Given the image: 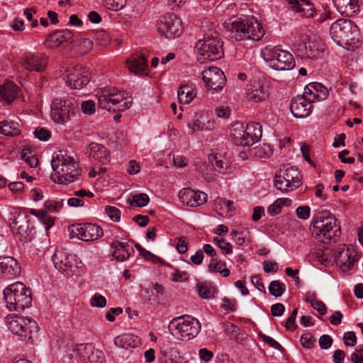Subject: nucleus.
Instances as JSON below:
<instances>
[{
  "instance_id": "obj_1",
  "label": "nucleus",
  "mask_w": 363,
  "mask_h": 363,
  "mask_svg": "<svg viewBox=\"0 0 363 363\" xmlns=\"http://www.w3.org/2000/svg\"><path fill=\"white\" fill-rule=\"evenodd\" d=\"M309 230L314 238L323 243L335 242L341 235L339 220L331 213L323 210L315 213Z\"/></svg>"
},
{
  "instance_id": "obj_2",
  "label": "nucleus",
  "mask_w": 363,
  "mask_h": 363,
  "mask_svg": "<svg viewBox=\"0 0 363 363\" xmlns=\"http://www.w3.org/2000/svg\"><path fill=\"white\" fill-rule=\"evenodd\" d=\"M51 165L55 171V174L52 177L55 182L60 184L74 182L81 174V170L73 157L68 155L65 151H59L53 156Z\"/></svg>"
},
{
  "instance_id": "obj_3",
  "label": "nucleus",
  "mask_w": 363,
  "mask_h": 363,
  "mask_svg": "<svg viewBox=\"0 0 363 363\" xmlns=\"http://www.w3.org/2000/svg\"><path fill=\"white\" fill-rule=\"evenodd\" d=\"M4 301L10 311L21 312L31 306L30 291L21 282H16L4 290Z\"/></svg>"
},
{
  "instance_id": "obj_4",
  "label": "nucleus",
  "mask_w": 363,
  "mask_h": 363,
  "mask_svg": "<svg viewBox=\"0 0 363 363\" xmlns=\"http://www.w3.org/2000/svg\"><path fill=\"white\" fill-rule=\"evenodd\" d=\"M201 327L197 319L187 315L173 318L168 325L170 333L180 340H189L195 337Z\"/></svg>"
},
{
  "instance_id": "obj_5",
  "label": "nucleus",
  "mask_w": 363,
  "mask_h": 363,
  "mask_svg": "<svg viewBox=\"0 0 363 363\" xmlns=\"http://www.w3.org/2000/svg\"><path fill=\"white\" fill-rule=\"evenodd\" d=\"M126 93L116 87H104L98 91V106L108 111H123L129 108L128 102L123 101L126 99Z\"/></svg>"
},
{
  "instance_id": "obj_6",
  "label": "nucleus",
  "mask_w": 363,
  "mask_h": 363,
  "mask_svg": "<svg viewBox=\"0 0 363 363\" xmlns=\"http://www.w3.org/2000/svg\"><path fill=\"white\" fill-rule=\"evenodd\" d=\"M262 135V126L258 123H249L245 128L235 123L230 129V137L236 145L251 146L261 139Z\"/></svg>"
},
{
  "instance_id": "obj_7",
  "label": "nucleus",
  "mask_w": 363,
  "mask_h": 363,
  "mask_svg": "<svg viewBox=\"0 0 363 363\" xmlns=\"http://www.w3.org/2000/svg\"><path fill=\"white\" fill-rule=\"evenodd\" d=\"M262 55L269 66L275 70H290L295 67L292 54L279 46L267 45L262 50Z\"/></svg>"
},
{
  "instance_id": "obj_8",
  "label": "nucleus",
  "mask_w": 363,
  "mask_h": 363,
  "mask_svg": "<svg viewBox=\"0 0 363 363\" xmlns=\"http://www.w3.org/2000/svg\"><path fill=\"white\" fill-rule=\"evenodd\" d=\"M330 33L333 40L339 45H352L359 41L358 28L350 20H337L331 25Z\"/></svg>"
},
{
  "instance_id": "obj_9",
  "label": "nucleus",
  "mask_w": 363,
  "mask_h": 363,
  "mask_svg": "<svg viewBox=\"0 0 363 363\" xmlns=\"http://www.w3.org/2000/svg\"><path fill=\"white\" fill-rule=\"evenodd\" d=\"M5 323L13 334L25 339H32L33 334L38 330L37 323L34 320L18 315H7Z\"/></svg>"
},
{
  "instance_id": "obj_10",
  "label": "nucleus",
  "mask_w": 363,
  "mask_h": 363,
  "mask_svg": "<svg viewBox=\"0 0 363 363\" xmlns=\"http://www.w3.org/2000/svg\"><path fill=\"white\" fill-rule=\"evenodd\" d=\"M77 106L73 98L55 99L51 106V116L55 123L64 124L75 114Z\"/></svg>"
},
{
  "instance_id": "obj_11",
  "label": "nucleus",
  "mask_w": 363,
  "mask_h": 363,
  "mask_svg": "<svg viewBox=\"0 0 363 363\" xmlns=\"http://www.w3.org/2000/svg\"><path fill=\"white\" fill-rule=\"evenodd\" d=\"M301 175L298 169L294 167L276 174L274 178V186L282 193L294 191L301 186Z\"/></svg>"
},
{
  "instance_id": "obj_12",
  "label": "nucleus",
  "mask_w": 363,
  "mask_h": 363,
  "mask_svg": "<svg viewBox=\"0 0 363 363\" xmlns=\"http://www.w3.org/2000/svg\"><path fill=\"white\" fill-rule=\"evenodd\" d=\"M156 26L158 33L168 39L179 36L183 32L181 19L173 13H167L161 16Z\"/></svg>"
},
{
  "instance_id": "obj_13",
  "label": "nucleus",
  "mask_w": 363,
  "mask_h": 363,
  "mask_svg": "<svg viewBox=\"0 0 363 363\" xmlns=\"http://www.w3.org/2000/svg\"><path fill=\"white\" fill-rule=\"evenodd\" d=\"M324 51L320 40L303 36L296 48V55L301 59H317Z\"/></svg>"
},
{
  "instance_id": "obj_14",
  "label": "nucleus",
  "mask_w": 363,
  "mask_h": 363,
  "mask_svg": "<svg viewBox=\"0 0 363 363\" xmlns=\"http://www.w3.org/2000/svg\"><path fill=\"white\" fill-rule=\"evenodd\" d=\"M206 31V60L215 61L221 59L223 55V42L218 32L214 29L213 24L208 26Z\"/></svg>"
},
{
  "instance_id": "obj_15",
  "label": "nucleus",
  "mask_w": 363,
  "mask_h": 363,
  "mask_svg": "<svg viewBox=\"0 0 363 363\" xmlns=\"http://www.w3.org/2000/svg\"><path fill=\"white\" fill-rule=\"evenodd\" d=\"M63 79L72 89H81L91 79V74L87 68L81 65L68 69L63 74Z\"/></svg>"
},
{
  "instance_id": "obj_16",
  "label": "nucleus",
  "mask_w": 363,
  "mask_h": 363,
  "mask_svg": "<svg viewBox=\"0 0 363 363\" xmlns=\"http://www.w3.org/2000/svg\"><path fill=\"white\" fill-rule=\"evenodd\" d=\"M52 262L55 268L66 276H69L78 268L77 256L69 254L62 248L56 249L52 255Z\"/></svg>"
},
{
  "instance_id": "obj_17",
  "label": "nucleus",
  "mask_w": 363,
  "mask_h": 363,
  "mask_svg": "<svg viewBox=\"0 0 363 363\" xmlns=\"http://www.w3.org/2000/svg\"><path fill=\"white\" fill-rule=\"evenodd\" d=\"M83 363H105V357L102 351L96 349L92 344H79L74 350Z\"/></svg>"
},
{
  "instance_id": "obj_18",
  "label": "nucleus",
  "mask_w": 363,
  "mask_h": 363,
  "mask_svg": "<svg viewBox=\"0 0 363 363\" xmlns=\"http://www.w3.org/2000/svg\"><path fill=\"white\" fill-rule=\"evenodd\" d=\"M48 64V56L44 53L26 52L22 56L21 65L30 72H43Z\"/></svg>"
},
{
  "instance_id": "obj_19",
  "label": "nucleus",
  "mask_w": 363,
  "mask_h": 363,
  "mask_svg": "<svg viewBox=\"0 0 363 363\" xmlns=\"http://www.w3.org/2000/svg\"><path fill=\"white\" fill-rule=\"evenodd\" d=\"M226 84L224 73L218 67L210 66L206 69V87L207 91H220Z\"/></svg>"
},
{
  "instance_id": "obj_20",
  "label": "nucleus",
  "mask_w": 363,
  "mask_h": 363,
  "mask_svg": "<svg viewBox=\"0 0 363 363\" xmlns=\"http://www.w3.org/2000/svg\"><path fill=\"white\" fill-rule=\"evenodd\" d=\"M337 264L342 270L352 269L357 261L356 252L345 245L340 246L335 255Z\"/></svg>"
},
{
  "instance_id": "obj_21",
  "label": "nucleus",
  "mask_w": 363,
  "mask_h": 363,
  "mask_svg": "<svg viewBox=\"0 0 363 363\" xmlns=\"http://www.w3.org/2000/svg\"><path fill=\"white\" fill-rule=\"evenodd\" d=\"M291 111L295 118H303L308 116L313 109V102L307 95L297 96L291 103Z\"/></svg>"
},
{
  "instance_id": "obj_22",
  "label": "nucleus",
  "mask_w": 363,
  "mask_h": 363,
  "mask_svg": "<svg viewBox=\"0 0 363 363\" xmlns=\"http://www.w3.org/2000/svg\"><path fill=\"white\" fill-rule=\"evenodd\" d=\"M20 272L21 267L14 258L0 257V277L10 279L18 275Z\"/></svg>"
},
{
  "instance_id": "obj_23",
  "label": "nucleus",
  "mask_w": 363,
  "mask_h": 363,
  "mask_svg": "<svg viewBox=\"0 0 363 363\" xmlns=\"http://www.w3.org/2000/svg\"><path fill=\"white\" fill-rule=\"evenodd\" d=\"M104 235L103 229L94 223H80L79 240L91 242L101 238Z\"/></svg>"
},
{
  "instance_id": "obj_24",
  "label": "nucleus",
  "mask_w": 363,
  "mask_h": 363,
  "mask_svg": "<svg viewBox=\"0 0 363 363\" xmlns=\"http://www.w3.org/2000/svg\"><path fill=\"white\" fill-rule=\"evenodd\" d=\"M304 94L314 103L326 99L328 96V90L322 84L313 82L306 85L304 88Z\"/></svg>"
},
{
  "instance_id": "obj_25",
  "label": "nucleus",
  "mask_w": 363,
  "mask_h": 363,
  "mask_svg": "<svg viewBox=\"0 0 363 363\" xmlns=\"http://www.w3.org/2000/svg\"><path fill=\"white\" fill-rule=\"evenodd\" d=\"M208 160L216 172L221 174L230 173V166L228 162L218 150H212L208 155Z\"/></svg>"
},
{
  "instance_id": "obj_26",
  "label": "nucleus",
  "mask_w": 363,
  "mask_h": 363,
  "mask_svg": "<svg viewBox=\"0 0 363 363\" xmlns=\"http://www.w3.org/2000/svg\"><path fill=\"white\" fill-rule=\"evenodd\" d=\"M247 20L238 18L232 22L225 23V29L231 38L240 41L246 38Z\"/></svg>"
},
{
  "instance_id": "obj_27",
  "label": "nucleus",
  "mask_w": 363,
  "mask_h": 363,
  "mask_svg": "<svg viewBox=\"0 0 363 363\" xmlns=\"http://www.w3.org/2000/svg\"><path fill=\"white\" fill-rule=\"evenodd\" d=\"M269 89L263 82H255L247 89V96L254 103L265 101L269 96Z\"/></svg>"
},
{
  "instance_id": "obj_28",
  "label": "nucleus",
  "mask_w": 363,
  "mask_h": 363,
  "mask_svg": "<svg viewBox=\"0 0 363 363\" xmlns=\"http://www.w3.org/2000/svg\"><path fill=\"white\" fill-rule=\"evenodd\" d=\"M264 33V29L257 18L252 16L251 18L247 19L245 39L259 40Z\"/></svg>"
},
{
  "instance_id": "obj_29",
  "label": "nucleus",
  "mask_w": 363,
  "mask_h": 363,
  "mask_svg": "<svg viewBox=\"0 0 363 363\" xmlns=\"http://www.w3.org/2000/svg\"><path fill=\"white\" fill-rule=\"evenodd\" d=\"M336 9L342 15L352 16L359 11L358 0H333Z\"/></svg>"
},
{
  "instance_id": "obj_30",
  "label": "nucleus",
  "mask_w": 363,
  "mask_h": 363,
  "mask_svg": "<svg viewBox=\"0 0 363 363\" xmlns=\"http://www.w3.org/2000/svg\"><path fill=\"white\" fill-rule=\"evenodd\" d=\"M111 247L113 248V257L121 262L128 259L131 254L134 252L132 246L118 240L113 241L111 244Z\"/></svg>"
},
{
  "instance_id": "obj_31",
  "label": "nucleus",
  "mask_w": 363,
  "mask_h": 363,
  "mask_svg": "<svg viewBox=\"0 0 363 363\" xmlns=\"http://www.w3.org/2000/svg\"><path fill=\"white\" fill-rule=\"evenodd\" d=\"M114 344L125 350L133 349L140 345V339L132 333L123 334L115 337Z\"/></svg>"
},
{
  "instance_id": "obj_32",
  "label": "nucleus",
  "mask_w": 363,
  "mask_h": 363,
  "mask_svg": "<svg viewBox=\"0 0 363 363\" xmlns=\"http://www.w3.org/2000/svg\"><path fill=\"white\" fill-rule=\"evenodd\" d=\"M73 36L71 30H59L48 36L47 39L48 46L51 48H57L63 43L68 41Z\"/></svg>"
},
{
  "instance_id": "obj_33",
  "label": "nucleus",
  "mask_w": 363,
  "mask_h": 363,
  "mask_svg": "<svg viewBox=\"0 0 363 363\" xmlns=\"http://www.w3.org/2000/svg\"><path fill=\"white\" fill-rule=\"evenodd\" d=\"M179 198L184 204L191 207H196L202 203L201 195L190 189L181 190L179 193Z\"/></svg>"
},
{
  "instance_id": "obj_34",
  "label": "nucleus",
  "mask_w": 363,
  "mask_h": 363,
  "mask_svg": "<svg viewBox=\"0 0 363 363\" xmlns=\"http://www.w3.org/2000/svg\"><path fill=\"white\" fill-rule=\"evenodd\" d=\"M127 64L129 70L135 74H142L147 68V59L143 55L133 57L131 60L127 61Z\"/></svg>"
},
{
  "instance_id": "obj_35",
  "label": "nucleus",
  "mask_w": 363,
  "mask_h": 363,
  "mask_svg": "<svg viewBox=\"0 0 363 363\" xmlns=\"http://www.w3.org/2000/svg\"><path fill=\"white\" fill-rule=\"evenodd\" d=\"M0 133L7 137H16L21 133V125L11 120L0 121Z\"/></svg>"
},
{
  "instance_id": "obj_36",
  "label": "nucleus",
  "mask_w": 363,
  "mask_h": 363,
  "mask_svg": "<svg viewBox=\"0 0 363 363\" xmlns=\"http://www.w3.org/2000/svg\"><path fill=\"white\" fill-rule=\"evenodd\" d=\"M214 208L218 214L224 218L231 217L234 212L233 202L222 198L216 200Z\"/></svg>"
},
{
  "instance_id": "obj_37",
  "label": "nucleus",
  "mask_w": 363,
  "mask_h": 363,
  "mask_svg": "<svg viewBox=\"0 0 363 363\" xmlns=\"http://www.w3.org/2000/svg\"><path fill=\"white\" fill-rule=\"evenodd\" d=\"M18 87L12 82H9L0 86V96L9 104L17 96Z\"/></svg>"
},
{
  "instance_id": "obj_38",
  "label": "nucleus",
  "mask_w": 363,
  "mask_h": 363,
  "mask_svg": "<svg viewBox=\"0 0 363 363\" xmlns=\"http://www.w3.org/2000/svg\"><path fill=\"white\" fill-rule=\"evenodd\" d=\"M12 228L16 230L21 237H26L28 235V231L29 230V221L26 216L18 213L13 220Z\"/></svg>"
},
{
  "instance_id": "obj_39",
  "label": "nucleus",
  "mask_w": 363,
  "mask_h": 363,
  "mask_svg": "<svg viewBox=\"0 0 363 363\" xmlns=\"http://www.w3.org/2000/svg\"><path fill=\"white\" fill-rule=\"evenodd\" d=\"M89 157L99 160L100 162L106 160L107 151L106 148L98 143H91L89 147Z\"/></svg>"
},
{
  "instance_id": "obj_40",
  "label": "nucleus",
  "mask_w": 363,
  "mask_h": 363,
  "mask_svg": "<svg viewBox=\"0 0 363 363\" xmlns=\"http://www.w3.org/2000/svg\"><path fill=\"white\" fill-rule=\"evenodd\" d=\"M196 94L188 85L181 86L177 92L178 100L181 104H189L195 97Z\"/></svg>"
},
{
  "instance_id": "obj_41",
  "label": "nucleus",
  "mask_w": 363,
  "mask_h": 363,
  "mask_svg": "<svg viewBox=\"0 0 363 363\" xmlns=\"http://www.w3.org/2000/svg\"><path fill=\"white\" fill-rule=\"evenodd\" d=\"M160 353L162 354L164 359L173 357H176L177 355L179 354L175 344L169 341H165L162 343L160 346Z\"/></svg>"
},
{
  "instance_id": "obj_42",
  "label": "nucleus",
  "mask_w": 363,
  "mask_h": 363,
  "mask_svg": "<svg viewBox=\"0 0 363 363\" xmlns=\"http://www.w3.org/2000/svg\"><path fill=\"white\" fill-rule=\"evenodd\" d=\"M31 213L38 217L45 225L46 230H49L55 223V217L48 214L47 211L45 210H33Z\"/></svg>"
},
{
  "instance_id": "obj_43",
  "label": "nucleus",
  "mask_w": 363,
  "mask_h": 363,
  "mask_svg": "<svg viewBox=\"0 0 363 363\" xmlns=\"http://www.w3.org/2000/svg\"><path fill=\"white\" fill-rule=\"evenodd\" d=\"M149 201L150 198L147 194L145 193L133 194L130 198L128 199V201L130 206H135L138 207H144L147 205Z\"/></svg>"
},
{
  "instance_id": "obj_44",
  "label": "nucleus",
  "mask_w": 363,
  "mask_h": 363,
  "mask_svg": "<svg viewBox=\"0 0 363 363\" xmlns=\"http://www.w3.org/2000/svg\"><path fill=\"white\" fill-rule=\"evenodd\" d=\"M286 291V286L279 281L274 280L269 286V293L274 297H280Z\"/></svg>"
},
{
  "instance_id": "obj_45",
  "label": "nucleus",
  "mask_w": 363,
  "mask_h": 363,
  "mask_svg": "<svg viewBox=\"0 0 363 363\" xmlns=\"http://www.w3.org/2000/svg\"><path fill=\"white\" fill-rule=\"evenodd\" d=\"M204 123L201 113H195L192 122L189 124V128L193 133L201 132L203 130Z\"/></svg>"
},
{
  "instance_id": "obj_46",
  "label": "nucleus",
  "mask_w": 363,
  "mask_h": 363,
  "mask_svg": "<svg viewBox=\"0 0 363 363\" xmlns=\"http://www.w3.org/2000/svg\"><path fill=\"white\" fill-rule=\"evenodd\" d=\"M63 206V199L57 200H48L44 203V208L46 211H51L53 213L58 212Z\"/></svg>"
},
{
  "instance_id": "obj_47",
  "label": "nucleus",
  "mask_w": 363,
  "mask_h": 363,
  "mask_svg": "<svg viewBox=\"0 0 363 363\" xmlns=\"http://www.w3.org/2000/svg\"><path fill=\"white\" fill-rule=\"evenodd\" d=\"M77 47L80 54H86L93 48V42L90 39L83 38L79 40Z\"/></svg>"
},
{
  "instance_id": "obj_48",
  "label": "nucleus",
  "mask_w": 363,
  "mask_h": 363,
  "mask_svg": "<svg viewBox=\"0 0 363 363\" xmlns=\"http://www.w3.org/2000/svg\"><path fill=\"white\" fill-rule=\"evenodd\" d=\"M105 212L114 222H118L121 219V211L115 206H107L105 208Z\"/></svg>"
},
{
  "instance_id": "obj_49",
  "label": "nucleus",
  "mask_w": 363,
  "mask_h": 363,
  "mask_svg": "<svg viewBox=\"0 0 363 363\" xmlns=\"http://www.w3.org/2000/svg\"><path fill=\"white\" fill-rule=\"evenodd\" d=\"M194 53L196 55L197 60L201 63H204V42L203 40L197 41L194 46Z\"/></svg>"
},
{
  "instance_id": "obj_50",
  "label": "nucleus",
  "mask_w": 363,
  "mask_h": 363,
  "mask_svg": "<svg viewBox=\"0 0 363 363\" xmlns=\"http://www.w3.org/2000/svg\"><path fill=\"white\" fill-rule=\"evenodd\" d=\"M316 342L315 338L313 337L311 333H306L301 337V342L303 347L311 349L313 347Z\"/></svg>"
},
{
  "instance_id": "obj_51",
  "label": "nucleus",
  "mask_w": 363,
  "mask_h": 363,
  "mask_svg": "<svg viewBox=\"0 0 363 363\" xmlns=\"http://www.w3.org/2000/svg\"><path fill=\"white\" fill-rule=\"evenodd\" d=\"M90 303L93 307L104 308L106 306V299L104 296L95 294L91 298Z\"/></svg>"
},
{
  "instance_id": "obj_52",
  "label": "nucleus",
  "mask_w": 363,
  "mask_h": 363,
  "mask_svg": "<svg viewBox=\"0 0 363 363\" xmlns=\"http://www.w3.org/2000/svg\"><path fill=\"white\" fill-rule=\"evenodd\" d=\"M214 242L217 246L225 254H230L233 252V246L230 242L218 238H214Z\"/></svg>"
},
{
  "instance_id": "obj_53",
  "label": "nucleus",
  "mask_w": 363,
  "mask_h": 363,
  "mask_svg": "<svg viewBox=\"0 0 363 363\" xmlns=\"http://www.w3.org/2000/svg\"><path fill=\"white\" fill-rule=\"evenodd\" d=\"M81 108L84 113L91 115L95 112L96 104L94 101L87 100L82 103Z\"/></svg>"
},
{
  "instance_id": "obj_54",
  "label": "nucleus",
  "mask_w": 363,
  "mask_h": 363,
  "mask_svg": "<svg viewBox=\"0 0 363 363\" xmlns=\"http://www.w3.org/2000/svg\"><path fill=\"white\" fill-rule=\"evenodd\" d=\"M35 136L41 141H47L51 136V133L44 128H37L34 131Z\"/></svg>"
},
{
  "instance_id": "obj_55",
  "label": "nucleus",
  "mask_w": 363,
  "mask_h": 363,
  "mask_svg": "<svg viewBox=\"0 0 363 363\" xmlns=\"http://www.w3.org/2000/svg\"><path fill=\"white\" fill-rule=\"evenodd\" d=\"M350 360L353 363L363 362V345H359L351 354Z\"/></svg>"
},
{
  "instance_id": "obj_56",
  "label": "nucleus",
  "mask_w": 363,
  "mask_h": 363,
  "mask_svg": "<svg viewBox=\"0 0 363 363\" xmlns=\"http://www.w3.org/2000/svg\"><path fill=\"white\" fill-rule=\"evenodd\" d=\"M296 211L298 218L303 220L309 218L311 215V208L308 206H299Z\"/></svg>"
},
{
  "instance_id": "obj_57",
  "label": "nucleus",
  "mask_w": 363,
  "mask_h": 363,
  "mask_svg": "<svg viewBox=\"0 0 363 363\" xmlns=\"http://www.w3.org/2000/svg\"><path fill=\"white\" fill-rule=\"evenodd\" d=\"M221 308L225 311H235L237 308V301L235 299L224 298Z\"/></svg>"
},
{
  "instance_id": "obj_58",
  "label": "nucleus",
  "mask_w": 363,
  "mask_h": 363,
  "mask_svg": "<svg viewBox=\"0 0 363 363\" xmlns=\"http://www.w3.org/2000/svg\"><path fill=\"white\" fill-rule=\"evenodd\" d=\"M333 344V339L329 335H323L319 338V345L323 350H328Z\"/></svg>"
},
{
  "instance_id": "obj_59",
  "label": "nucleus",
  "mask_w": 363,
  "mask_h": 363,
  "mask_svg": "<svg viewBox=\"0 0 363 363\" xmlns=\"http://www.w3.org/2000/svg\"><path fill=\"white\" fill-rule=\"evenodd\" d=\"M21 157L30 167H35L38 166V159L35 155H27V152L23 151L21 153Z\"/></svg>"
},
{
  "instance_id": "obj_60",
  "label": "nucleus",
  "mask_w": 363,
  "mask_h": 363,
  "mask_svg": "<svg viewBox=\"0 0 363 363\" xmlns=\"http://www.w3.org/2000/svg\"><path fill=\"white\" fill-rule=\"evenodd\" d=\"M223 266L224 264L219 262L217 257H211L208 264V269L211 272H218Z\"/></svg>"
},
{
  "instance_id": "obj_61",
  "label": "nucleus",
  "mask_w": 363,
  "mask_h": 363,
  "mask_svg": "<svg viewBox=\"0 0 363 363\" xmlns=\"http://www.w3.org/2000/svg\"><path fill=\"white\" fill-rule=\"evenodd\" d=\"M123 313L122 308H111L110 311L106 313V318L110 321L113 322L116 319V316L121 314Z\"/></svg>"
},
{
  "instance_id": "obj_62",
  "label": "nucleus",
  "mask_w": 363,
  "mask_h": 363,
  "mask_svg": "<svg viewBox=\"0 0 363 363\" xmlns=\"http://www.w3.org/2000/svg\"><path fill=\"white\" fill-rule=\"evenodd\" d=\"M343 338L346 346H354L357 343L356 335L353 331L345 333Z\"/></svg>"
},
{
  "instance_id": "obj_63",
  "label": "nucleus",
  "mask_w": 363,
  "mask_h": 363,
  "mask_svg": "<svg viewBox=\"0 0 363 363\" xmlns=\"http://www.w3.org/2000/svg\"><path fill=\"white\" fill-rule=\"evenodd\" d=\"M126 170L129 174H135L140 170V165L135 160H130Z\"/></svg>"
},
{
  "instance_id": "obj_64",
  "label": "nucleus",
  "mask_w": 363,
  "mask_h": 363,
  "mask_svg": "<svg viewBox=\"0 0 363 363\" xmlns=\"http://www.w3.org/2000/svg\"><path fill=\"white\" fill-rule=\"evenodd\" d=\"M225 332L231 336H236L238 334L239 328L231 323H226L224 325Z\"/></svg>"
}]
</instances>
